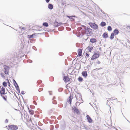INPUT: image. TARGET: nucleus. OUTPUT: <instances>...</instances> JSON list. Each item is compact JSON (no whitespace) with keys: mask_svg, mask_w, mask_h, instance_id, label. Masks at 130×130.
<instances>
[{"mask_svg":"<svg viewBox=\"0 0 130 130\" xmlns=\"http://www.w3.org/2000/svg\"><path fill=\"white\" fill-rule=\"evenodd\" d=\"M83 27H85V33L86 35L87 36H90L93 34L92 32V29L88 27H86L84 26H83Z\"/></svg>","mask_w":130,"mask_h":130,"instance_id":"f257e3e1","label":"nucleus"},{"mask_svg":"<svg viewBox=\"0 0 130 130\" xmlns=\"http://www.w3.org/2000/svg\"><path fill=\"white\" fill-rule=\"evenodd\" d=\"M8 130H16L18 129V127L17 126L12 125H9L6 126Z\"/></svg>","mask_w":130,"mask_h":130,"instance_id":"f03ea898","label":"nucleus"},{"mask_svg":"<svg viewBox=\"0 0 130 130\" xmlns=\"http://www.w3.org/2000/svg\"><path fill=\"white\" fill-rule=\"evenodd\" d=\"M99 52L97 53H94L92 56L91 60H93L96 59L99 57Z\"/></svg>","mask_w":130,"mask_h":130,"instance_id":"7ed1b4c3","label":"nucleus"},{"mask_svg":"<svg viewBox=\"0 0 130 130\" xmlns=\"http://www.w3.org/2000/svg\"><path fill=\"white\" fill-rule=\"evenodd\" d=\"M71 78L68 77L67 76H65L64 77L63 79L65 82H69Z\"/></svg>","mask_w":130,"mask_h":130,"instance_id":"20e7f679","label":"nucleus"},{"mask_svg":"<svg viewBox=\"0 0 130 130\" xmlns=\"http://www.w3.org/2000/svg\"><path fill=\"white\" fill-rule=\"evenodd\" d=\"M5 89L4 87H2L1 90L0 91V93L1 95L5 94Z\"/></svg>","mask_w":130,"mask_h":130,"instance_id":"39448f33","label":"nucleus"},{"mask_svg":"<svg viewBox=\"0 0 130 130\" xmlns=\"http://www.w3.org/2000/svg\"><path fill=\"white\" fill-rule=\"evenodd\" d=\"M91 27L95 29H97L98 28V27L97 25L95 23H92L91 25Z\"/></svg>","mask_w":130,"mask_h":130,"instance_id":"423d86ee","label":"nucleus"},{"mask_svg":"<svg viewBox=\"0 0 130 130\" xmlns=\"http://www.w3.org/2000/svg\"><path fill=\"white\" fill-rule=\"evenodd\" d=\"M73 110H74V112L78 114L80 113V112H79L78 109H77L76 107H74L73 108Z\"/></svg>","mask_w":130,"mask_h":130,"instance_id":"0eeeda50","label":"nucleus"},{"mask_svg":"<svg viewBox=\"0 0 130 130\" xmlns=\"http://www.w3.org/2000/svg\"><path fill=\"white\" fill-rule=\"evenodd\" d=\"M73 98V96L71 95H70L69 97V98L68 100V102L70 103V104H71L72 100Z\"/></svg>","mask_w":130,"mask_h":130,"instance_id":"6e6552de","label":"nucleus"},{"mask_svg":"<svg viewBox=\"0 0 130 130\" xmlns=\"http://www.w3.org/2000/svg\"><path fill=\"white\" fill-rule=\"evenodd\" d=\"M86 117L88 119V122L89 123H91L92 121V120L90 116L88 115H87L86 116Z\"/></svg>","mask_w":130,"mask_h":130,"instance_id":"1a4fd4ad","label":"nucleus"},{"mask_svg":"<svg viewBox=\"0 0 130 130\" xmlns=\"http://www.w3.org/2000/svg\"><path fill=\"white\" fill-rule=\"evenodd\" d=\"M82 50L81 49H79L78 50V55L80 56L82 55Z\"/></svg>","mask_w":130,"mask_h":130,"instance_id":"9d476101","label":"nucleus"},{"mask_svg":"<svg viewBox=\"0 0 130 130\" xmlns=\"http://www.w3.org/2000/svg\"><path fill=\"white\" fill-rule=\"evenodd\" d=\"M61 23H58L57 22H55L54 23V25L56 27H58L61 25Z\"/></svg>","mask_w":130,"mask_h":130,"instance_id":"9b49d317","label":"nucleus"},{"mask_svg":"<svg viewBox=\"0 0 130 130\" xmlns=\"http://www.w3.org/2000/svg\"><path fill=\"white\" fill-rule=\"evenodd\" d=\"M28 110L29 111V113L30 114L33 115L34 113V111L32 109H29V107H28Z\"/></svg>","mask_w":130,"mask_h":130,"instance_id":"f8f14e48","label":"nucleus"},{"mask_svg":"<svg viewBox=\"0 0 130 130\" xmlns=\"http://www.w3.org/2000/svg\"><path fill=\"white\" fill-rule=\"evenodd\" d=\"M82 75L84 77H86L87 75V72L85 71H84L82 72Z\"/></svg>","mask_w":130,"mask_h":130,"instance_id":"ddd939ff","label":"nucleus"},{"mask_svg":"<svg viewBox=\"0 0 130 130\" xmlns=\"http://www.w3.org/2000/svg\"><path fill=\"white\" fill-rule=\"evenodd\" d=\"M14 85L16 89L17 90H19V86L17 83L14 80Z\"/></svg>","mask_w":130,"mask_h":130,"instance_id":"4468645a","label":"nucleus"},{"mask_svg":"<svg viewBox=\"0 0 130 130\" xmlns=\"http://www.w3.org/2000/svg\"><path fill=\"white\" fill-rule=\"evenodd\" d=\"M90 41L92 43H94L96 42V40L95 39L92 38L90 39Z\"/></svg>","mask_w":130,"mask_h":130,"instance_id":"2eb2a0df","label":"nucleus"},{"mask_svg":"<svg viewBox=\"0 0 130 130\" xmlns=\"http://www.w3.org/2000/svg\"><path fill=\"white\" fill-rule=\"evenodd\" d=\"M93 46H89L88 48V50L90 52H91V50H92L93 49Z\"/></svg>","mask_w":130,"mask_h":130,"instance_id":"dca6fc26","label":"nucleus"},{"mask_svg":"<svg viewBox=\"0 0 130 130\" xmlns=\"http://www.w3.org/2000/svg\"><path fill=\"white\" fill-rule=\"evenodd\" d=\"M1 96L5 101H7V96L4 95H2Z\"/></svg>","mask_w":130,"mask_h":130,"instance_id":"f3484780","label":"nucleus"},{"mask_svg":"<svg viewBox=\"0 0 130 130\" xmlns=\"http://www.w3.org/2000/svg\"><path fill=\"white\" fill-rule=\"evenodd\" d=\"M114 34L115 35H117L119 33V31L117 29H115L113 31Z\"/></svg>","mask_w":130,"mask_h":130,"instance_id":"a211bd4d","label":"nucleus"},{"mask_svg":"<svg viewBox=\"0 0 130 130\" xmlns=\"http://www.w3.org/2000/svg\"><path fill=\"white\" fill-rule=\"evenodd\" d=\"M103 37L104 38H107L108 37V34L107 32H105L103 34Z\"/></svg>","mask_w":130,"mask_h":130,"instance_id":"6ab92c4d","label":"nucleus"},{"mask_svg":"<svg viewBox=\"0 0 130 130\" xmlns=\"http://www.w3.org/2000/svg\"><path fill=\"white\" fill-rule=\"evenodd\" d=\"M3 67L4 69L5 70H9V67L6 65H4Z\"/></svg>","mask_w":130,"mask_h":130,"instance_id":"aec40b11","label":"nucleus"},{"mask_svg":"<svg viewBox=\"0 0 130 130\" xmlns=\"http://www.w3.org/2000/svg\"><path fill=\"white\" fill-rule=\"evenodd\" d=\"M115 34L113 33H112L110 37V39L112 40L113 39L114 37Z\"/></svg>","mask_w":130,"mask_h":130,"instance_id":"412c9836","label":"nucleus"},{"mask_svg":"<svg viewBox=\"0 0 130 130\" xmlns=\"http://www.w3.org/2000/svg\"><path fill=\"white\" fill-rule=\"evenodd\" d=\"M48 7L49 9H52L53 8V6L52 4H49L48 5Z\"/></svg>","mask_w":130,"mask_h":130,"instance_id":"4be33fe9","label":"nucleus"},{"mask_svg":"<svg viewBox=\"0 0 130 130\" xmlns=\"http://www.w3.org/2000/svg\"><path fill=\"white\" fill-rule=\"evenodd\" d=\"M43 25L45 27H47L48 26V24L46 22H44L43 24Z\"/></svg>","mask_w":130,"mask_h":130,"instance_id":"5701e85b","label":"nucleus"},{"mask_svg":"<svg viewBox=\"0 0 130 130\" xmlns=\"http://www.w3.org/2000/svg\"><path fill=\"white\" fill-rule=\"evenodd\" d=\"M106 25V23L104 22H102L101 23V25L102 26H104Z\"/></svg>","mask_w":130,"mask_h":130,"instance_id":"b1692460","label":"nucleus"},{"mask_svg":"<svg viewBox=\"0 0 130 130\" xmlns=\"http://www.w3.org/2000/svg\"><path fill=\"white\" fill-rule=\"evenodd\" d=\"M35 35V34H33L32 35H29L28 36V38H30L32 37H33V36Z\"/></svg>","mask_w":130,"mask_h":130,"instance_id":"393cba45","label":"nucleus"},{"mask_svg":"<svg viewBox=\"0 0 130 130\" xmlns=\"http://www.w3.org/2000/svg\"><path fill=\"white\" fill-rule=\"evenodd\" d=\"M78 79L79 81L82 82L83 80V78L81 77H79Z\"/></svg>","mask_w":130,"mask_h":130,"instance_id":"a878e982","label":"nucleus"},{"mask_svg":"<svg viewBox=\"0 0 130 130\" xmlns=\"http://www.w3.org/2000/svg\"><path fill=\"white\" fill-rule=\"evenodd\" d=\"M107 30L109 31H111L112 30L111 27L110 26H108L107 27Z\"/></svg>","mask_w":130,"mask_h":130,"instance_id":"bb28decb","label":"nucleus"},{"mask_svg":"<svg viewBox=\"0 0 130 130\" xmlns=\"http://www.w3.org/2000/svg\"><path fill=\"white\" fill-rule=\"evenodd\" d=\"M3 84L5 87H6L7 86V83L6 82H3Z\"/></svg>","mask_w":130,"mask_h":130,"instance_id":"cd10ccee","label":"nucleus"},{"mask_svg":"<svg viewBox=\"0 0 130 130\" xmlns=\"http://www.w3.org/2000/svg\"><path fill=\"white\" fill-rule=\"evenodd\" d=\"M5 73L6 74H8V70H5Z\"/></svg>","mask_w":130,"mask_h":130,"instance_id":"c85d7f7f","label":"nucleus"},{"mask_svg":"<svg viewBox=\"0 0 130 130\" xmlns=\"http://www.w3.org/2000/svg\"><path fill=\"white\" fill-rule=\"evenodd\" d=\"M1 74L2 75V76L3 77H5V76H4V74H3V73H1Z\"/></svg>","mask_w":130,"mask_h":130,"instance_id":"c756f323","label":"nucleus"},{"mask_svg":"<svg viewBox=\"0 0 130 130\" xmlns=\"http://www.w3.org/2000/svg\"><path fill=\"white\" fill-rule=\"evenodd\" d=\"M8 120L7 119H6L5 120V122L6 123H8Z\"/></svg>","mask_w":130,"mask_h":130,"instance_id":"7c9ffc66","label":"nucleus"},{"mask_svg":"<svg viewBox=\"0 0 130 130\" xmlns=\"http://www.w3.org/2000/svg\"><path fill=\"white\" fill-rule=\"evenodd\" d=\"M86 56L87 57H88L89 56V54H88L87 53H86Z\"/></svg>","mask_w":130,"mask_h":130,"instance_id":"2f4dec72","label":"nucleus"},{"mask_svg":"<svg viewBox=\"0 0 130 130\" xmlns=\"http://www.w3.org/2000/svg\"><path fill=\"white\" fill-rule=\"evenodd\" d=\"M67 17L68 18H71V19H72V17H73V16H67Z\"/></svg>","mask_w":130,"mask_h":130,"instance_id":"473e14b6","label":"nucleus"},{"mask_svg":"<svg viewBox=\"0 0 130 130\" xmlns=\"http://www.w3.org/2000/svg\"><path fill=\"white\" fill-rule=\"evenodd\" d=\"M47 3H48L50 1V0H45Z\"/></svg>","mask_w":130,"mask_h":130,"instance_id":"72a5a7b5","label":"nucleus"},{"mask_svg":"<svg viewBox=\"0 0 130 130\" xmlns=\"http://www.w3.org/2000/svg\"><path fill=\"white\" fill-rule=\"evenodd\" d=\"M42 90V88H40L39 89V91H41Z\"/></svg>","mask_w":130,"mask_h":130,"instance_id":"f704fd0d","label":"nucleus"},{"mask_svg":"<svg viewBox=\"0 0 130 130\" xmlns=\"http://www.w3.org/2000/svg\"><path fill=\"white\" fill-rule=\"evenodd\" d=\"M66 88H68V85H67L66 86Z\"/></svg>","mask_w":130,"mask_h":130,"instance_id":"c9c22d12","label":"nucleus"},{"mask_svg":"<svg viewBox=\"0 0 130 130\" xmlns=\"http://www.w3.org/2000/svg\"><path fill=\"white\" fill-rule=\"evenodd\" d=\"M101 47H100V48H99V50H100V51H101Z\"/></svg>","mask_w":130,"mask_h":130,"instance_id":"e433bc0d","label":"nucleus"},{"mask_svg":"<svg viewBox=\"0 0 130 130\" xmlns=\"http://www.w3.org/2000/svg\"><path fill=\"white\" fill-rule=\"evenodd\" d=\"M128 28L130 29V26H128Z\"/></svg>","mask_w":130,"mask_h":130,"instance_id":"4c0bfd02","label":"nucleus"},{"mask_svg":"<svg viewBox=\"0 0 130 130\" xmlns=\"http://www.w3.org/2000/svg\"><path fill=\"white\" fill-rule=\"evenodd\" d=\"M55 102V101H54L53 102V103H54V102Z\"/></svg>","mask_w":130,"mask_h":130,"instance_id":"58836bf2","label":"nucleus"},{"mask_svg":"<svg viewBox=\"0 0 130 130\" xmlns=\"http://www.w3.org/2000/svg\"><path fill=\"white\" fill-rule=\"evenodd\" d=\"M7 80H8V82H9V80H8V79H7Z\"/></svg>","mask_w":130,"mask_h":130,"instance_id":"ea45409f","label":"nucleus"}]
</instances>
